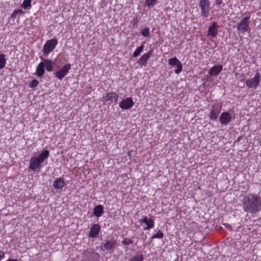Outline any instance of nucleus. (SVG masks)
Segmentation results:
<instances>
[{"label":"nucleus","mask_w":261,"mask_h":261,"mask_svg":"<svg viewBox=\"0 0 261 261\" xmlns=\"http://www.w3.org/2000/svg\"><path fill=\"white\" fill-rule=\"evenodd\" d=\"M53 186L56 189H61L65 186V182L62 178H57L54 180Z\"/></svg>","instance_id":"6ab92c4d"},{"label":"nucleus","mask_w":261,"mask_h":261,"mask_svg":"<svg viewBox=\"0 0 261 261\" xmlns=\"http://www.w3.org/2000/svg\"><path fill=\"white\" fill-rule=\"evenodd\" d=\"M218 25L217 23L216 22H213L208 28L207 36L211 37H216L218 33Z\"/></svg>","instance_id":"4468645a"},{"label":"nucleus","mask_w":261,"mask_h":261,"mask_svg":"<svg viewBox=\"0 0 261 261\" xmlns=\"http://www.w3.org/2000/svg\"><path fill=\"white\" fill-rule=\"evenodd\" d=\"M219 120L222 125H227L231 121V116L228 112H223L220 116Z\"/></svg>","instance_id":"9b49d317"},{"label":"nucleus","mask_w":261,"mask_h":261,"mask_svg":"<svg viewBox=\"0 0 261 261\" xmlns=\"http://www.w3.org/2000/svg\"><path fill=\"white\" fill-rule=\"evenodd\" d=\"M140 222L141 225L145 224L146 225V227H144V230H149L154 226V220L151 218H148L146 216L140 220Z\"/></svg>","instance_id":"f8f14e48"},{"label":"nucleus","mask_w":261,"mask_h":261,"mask_svg":"<svg viewBox=\"0 0 261 261\" xmlns=\"http://www.w3.org/2000/svg\"><path fill=\"white\" fill-rule=\"evenodd\" d=\"M132 98L127 97L123 98L119 103V106L122 110H129L131 109L134 105Z\"/></svg>","instance_id":"1a4fd4ad"},{"label":"nucleus","mask_w":261,"mask_h":261,"mask_svg":"<svg viewBox=\"0 0 261 261\" xmlns=\"http://www.w3.org/2000/svg\"><path fill=\"white\" fill-rule=\"evenodd\" d=\"M175 66L176 67V68L174 70V72L175 73L178 74L181 72L182 70V64L180 62Z\"/></svg>","instance_id":"7c9ffc66"},{"label":"nucleus","mask_w":261,"mask_h":261,"mask_svg":"<svg viewBox=\"0 0 261 261\" xmlns=\"http://www.w3.org/2000/svg\"><path fill=\"white\" fill-rule=\"evenodd\" d=\"M152 52L151 50L148 51L147 53L143 54L139 59L138 63L141 66H145L148 59L150 58Z\"/></svg>","instance_id":"dca6fc26"},{"label":"nucleus","mask_w":261,"mask_h":261,"mask_svg":"<svg viewBox=\"0 0 261 261\" xmlns=\"http://www.w3.org/2000/svg\"><path fill=\"white\" fill-rule=\"evenodd\" d=\"M116 244L117 241L115 240H106L101 249L102 251H108L114 249L116 247Z\"/></svg>","instance_id":"9d476101"},{"label":"nucleus","mask_w":261,"mask_h":261,"mask_svg":"<svg viewBox=\"0 0 261 261\" xmlns=\"http://www.w3.org/2000/svg\"><path fill=\"white\" fill-rule=\"evenodd\" d=\"M179 63L180 61L176 57L170 59L168 61L169 65L172 66H175Z\"/></svg>","instance_id":"5701e85b"},{"label":"nucleus","mask_w":261,"mask_h":261,"mask_svg":"<svg viewBox=\"0 0 261 261\" xmlns=\"http://www.w3.org/2000/svg\"><path fill=\"white\" fill-rule=\"evenodd\" d=\"M164 237V234L161 230H158L157 232L151 237V240L154 239H162Z\"/></svg>","instance_id":"cd10ccee"},{"label":"nucleus","mask_w":261,"mask_h":261,"mask_svg":"<svg viewBox=\"0 0 261 261\" xmlns=\"http://www.w3.org/2000/svg\"><path fill=\"white\" fill-rule=\"evenodd\" d=\"M49 155V151L44 150L38 156H32L30 160L29 169L33 172H39L42 167V163L46 160Z\"/></svg>","instance_id":"f03ea898"},{"label":"nucleus","mask_w":261,"mask_h":261,"mask_svg":"<svg viewBox=\"0 0 261 261\" xmlns=\"http://www.w3.org/2000/svg\"><path fill=\"white\" fill-rule=\"evenodd\" d=\"M144 46L142 44L139 47H137L134 51L133 55L134 57H138L143 50Z\"/></svg>","instance_id":"4be33fe9"},{"label":"nucleus","mask_w":261,"mask_h":261,"mask_svg":"<svg viewBox=\"0 0 261 261\" xmlns=\"http://www.w3.org/2000/svg\"><path fill=\"white\" fill-rule=\"evenodd\" d=\"M260 82V75L258 72H257L253 78L247 79L245 84L248 88L255 90L259 85Z\"/></svg>","instance_id":"39448f33"},{"label":"nucleus","mask_w":261,"mask_h":261,"mask_svg":"<svg viewBox=\"0 0 261 261\" xmlns=\"http://www.w3.org/2000/svg\"><path fill=\"white\" fill-rule=\"evenodd\" d=\"M44 68H45L44 64V63L42 62V61L39 63V64L38 65V66L36 67V75L38 77H41L44 74V73H45Z\"/></svg>","instance_id":"aec40b11"},{"label":"nucleus","mask_w":261,"mask_h":261,"mask_svg":"<svg viewBox=\"0 0 261 261\" xmlns=\"http://www.w3.org/2000/svg\"><path fill=\"white\" fill-rule=\"evenodd\" d=\"M15 11V12H16V13L17 14H21L23 13V11L21 9H18V10H16Z\"/></svg>","instance_id":"4c0bfd02"},{"label":"nucleus","mask_w":261,"mask_h":261,"mask_svg":"<svg viewBox=\"0 0 261 261\" xmlns=\"http://www.w3.org/2000/svg\"><path fill=\"white\" fill-rule=\"evenodd\" d=\"M141 33L142 35L145 37H149L150 36V29L148 27L141 29Z\"/></svg>","instance_id":"b1692460"},{"label":"nucleus","mask_w":261,"mask_h":261,"mask_svg":"<svg viewBox=\"0 0 261 261\" xmlns=\"http://www.w3.org/2000/svg\"><path fill=\"white\" fill-rule=\"evenodd\" d=\"M220 111L221 107H218L217 108L216 107V105H214L210 112V119L213 120L217 119Z\"/></svg>","instance_id":"f3484780"},{"label":"nucleus","mask_w":261,"mask_h":261,"mask_svg":"<svg viewBox=\"0 0 261 261\" xmlns=\"http://www.w3.org/2000/svg\"><path fill=\"white\" fill-rule=\"evenodd\" d=\"M32 0H24L22 4V7L24 9H27L31 7Z\"/></svg>","instance_id":"c85d7f7f"},{"label":"nucleus","mask_w":261,"mask_h":261,"mask_svg":"<svg viewBox=\"0 0 261 261\" xmlns=\"http://www.w3.org/2000/svg\"><path fill=\"white\" fill-rule=\"evenodd\" d=\"M57 44L58 40L56 39L53 38L47 40L43 47V55L47 56L48 54L55 48Z\"/></svg>","instance_id":"20e7f679"},{"label":"nucleus","mask_w":261,"mask_h":261,"mask_svg":"<svg viewBox=\"0 0 261 261\" xmlns=\"http://www.w3.org/2000/svg\"><path fill=\"white\" fill-rule=\"evenodd\" d=\"M223 66L220 64L216 65L213 66L208 71V74L211 76H217L222 70Z\"/></svg>","instance_id":"2eb2a0df"},{"label":"nucleus","mask_w":261,"mask_h":261,"mask_svg":"<svg viewBox=\"0 0 261 261\" xmlns=\"http://www.w3.org/2000/svg\"><path fill=\"white\" fill-rule=\"evenodd\" d=\"M223 225L229 230L231 231L232 228L230 224L228 223H223Z\"/></svg>","instance_id":"72a5a7b5"},{"label":"nucleus","mask_w":261,"mask_h":261,"mask_svg":"<svg viewBox=\"0 0 261 261\" xmlns=\"http://www.w3.org/2000/svg\"><path fill=\"white\" fill-rule=\"evenodd\" d=\"M40 59L42 62L44 64V67H45L47 71L50 72L53 70V64L54 62L50 59H45L42 57H40Z\"/></svg>","instance_id":"a211bd4d"},{"label":"nucleus","mask_w":261,"mask_h":261,"mask_svg":"<svg viewBox=\"0 0 261 261\" xmlns=\"http://www.w3.org/2000/svg\"><path fill=\"white\" fill-rule=\"evenodd\" d=\"M199 6L200 8L201 16L207 17L210 10V0H200Z\"/></svg>","instance_id":"0eeeda50"},{"label":"nucleus","mask_w":261,"mask_h":261,"mask_svg":"<svg viewBox=\"0 0 261 261\" xmlns=\"http://www.w3.org/2000/svg\"><path fill=\"white\" fill-rule=\"evenodd\" d=\"M104 213L103 207L102 205L99 204L97 206H96L93 210V215L97 217H101L103 214Z\"/></svg>","instance_id":"412c9836"},{"label":"nucleus","mask_w":261,"mask_h":261,"mask_svg":"<svg viewBox=\"0 0 261 261\" xmlns=\"http://www.w3.org/2000/svg\"><path fill=\"white\" fill-rule=\"evenodd\" d=\"M118 98V94L114 92H110L102 97V101L104 105L110 106L112 103H116Z\"/></svg>","instance_id":"423d86ee"},{"label":"nucleus","mask_w":261,"mask_h":261,"mask_svg":"<svg viewBox=\"0 0 261 261\" xmlns=\"http://www.w3.org/2000/svg\"><path fill=\"white\" fill-rule=\"evenodd\" d=\"M5 256V253L3 251L0 250V260Z\"/></svg>","instance_id":"f704fd0d"},{"label":"nucleus","mask_w":261,"mask_h":261,"mask_svg":"<svg viewBox=\"0 0 261 261\" xmlns=\"http://www.w3.org/2000/svg\"><path fill=\"white\" fill-rule=\"evenodd\" d=\"M250 16L243 17L238 22L237 29L238 31L245 33L246 32H250L249 28Z\"/></svg>","instance_id":"7ed1b4c3"},{"label":"nucleus","mask_w":261,"mask_h":261,"mask_svg":"<svg viewBox=\"0 0 261 261\" xmlns=\"http://www.w3.org/2000/svg\"><path fill=\"white\" fill-rule=\"evenodd\" d=\"M38 84H39L38 81L36 79H34L30 82L29 86L31 88H34L36 87L38 85Z\"/></svg>","instance_id":"2f4dec72"},{"label":"nucleus","mask_w":261,"mask_h":261,"mask_svg":"<svg viewBox=\"0 0 261 261\" xmlns=\"http://www.w3.org/2000/svg\"><path fill=\"white\" fill-rule=\"evenodd\" d=\"M144 257L141 254H136L130 258V261H143Z\"/></svg>","instance_id":"bb28decb"},{"label":"nucleus","mask_w":261,"mask_h":261,"mask_svg":"<svg viewBox=\"0 0 261 261\" xmlns=\"http://www.w3.org/2000/svg\"><path fill=\"white\" fill-rule=\"evenodd\" d=\"M71 65L70 63L65 64L62 68L55 72L54 74L57 79L62 80L69 72L71 69Z\"/></svg>","instance_id":"6e6552de"},{"label":"nucleus","mask_w":261,"mask_h":261,"mask_svg":"<svg viewBox=\"0 0 261 261\" xmlns=\"http://www.w3.org/2000/svg\"><path fill=\"white\" fill-rule=\"evenodd\" d=\"M6 261H19L18 259H14V258H9Z\"/></svg>","instance_id":"58836bf2"},{"label":"nucleus","mask_w":261,"mask_h":261,"mask_svg":"<svg viewBox=\"0 0 261 261\" xmlns=\"http://www.w3.org/2000/svg\"><path fill=\"white\" fill-rule=\"evenodd\" d=\"M133 240L132 239L125 238L122 241V244L124 245H128L133 243Z\"/></svg>","instance_id":"c756f323"},{"label":"nucleus","mask_w":261,"mask_h":261,"mask_svg":"<svg viewBox=\"0 0 261 261\" xmlns=\"http://www.w3.org/2000/svg\"><path fill=\"white\" fill-rule=\"evenodd\" d=\"M241 202L244 212L255 214L261 211V197L257 194L248 193L243 196Z\"/></svg>","instance_id":"f257e3e1"},{"label":"nucleus","mask_w":261,"mask_h":261,"mask_svg":"<svg viewBox=\"0 0 261 261\" xmlns=\"http://www.w3.org/2000/svg\"><path fill=\"white\" fill-rule=\"evenodd\" d=\"M100 230V226L98 224H94L92 225L89 232V236L91 238H94L97 237Z\"/></svg>","instance_id":"ddd939ff"},{"label":"nucleus","mask_w":261,"mask_h":261,"mask_svg":"<svg viewBox=\"0 0 261 261\" xmlns=\"http://www.w3.org/2000/svg\"><path fill=\"white\" fill-rule=\"evenodd\" d=\"M215 4L217 8H220L221 5H222V7L224 6V4L223 3V0H215Z\"/></svg>","instance_id":"473e14b6"},{"label":"nucleus","mask_w":261,"mask_h":261,"mask_svg":"<svg viewBox=\"0 0 261 261\" xmlns=\"http://www.w3.org/2000/svg\"><path fill=\"white\" fill-rule=\"evenodd\" d=\"M17 15V14L16 13V12H15V11H14L11 14V17L14 19L16 17Z\"/></svg>","instance_id":"c9c22d12"},{"label":"nucleus","mask_w":261,"mask_h":261,"mask_svg":"<svg viewBox=\"0 0 261 261\" xmlns=\"http://www.w3.org/2000/svg\"><path fill=\"white\" fill-rule=\"evenodd\" d=\"M158 0H145V5L147 7L151 8L153 7Z\"/></svg>","instance_id":"a878e982"},{"label":"nucleus","mask_w":261,"mask_h":261,"mask_svg":"<svg viewBox=\"0 0 261 261\" xmlns=\"http://www.w3.org/2000/svg\"><path fill=\"white\" fill-rule=\"evenodd\" d=\"M133 22L134 23L133 26L137 24L138 23V19L137 17H135L133 19Z\"/></svg>","instance_id":"e433bc0d"},{"label":"nucleus","mask_w":261,"mask_h":261,"mask_svg":"<svg viewBox=\"0 0 261 261\" xmlns=\"http://www.w3.org/2000/svg\"><path fill=\"white\" fill-rule=\"evenodd\" d=\"M6 59L4 54L0 55V69L3 68L6 64Z\"/></svg>","instance_id":"393cba45"}]
</instances>
